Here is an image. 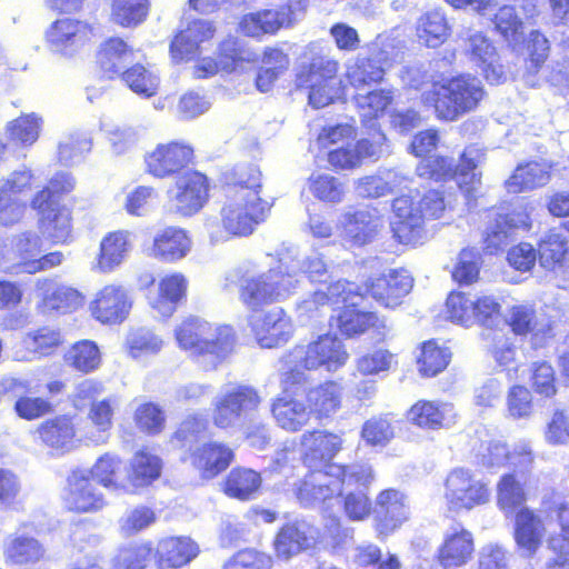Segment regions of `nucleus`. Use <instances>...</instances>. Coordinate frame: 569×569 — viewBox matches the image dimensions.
I'll use <instances>...</instances> for the list:
<instances>
[{
  "label": "nucleus",
  "instance_id": "59",
  "mask_svg": "<svg viewBox=\"0 0 569 569\" xmlns=\"http://www.w3.org/2000/svg\"><path fill=\"white\" fill-rule=\"evenodd\" d=\"M74 188V179L68 172H60L53 176L48 187L39 191L31 201L33 209H43L48 206H56L57 198L69 193Z\"/></svg>",
  "mask_w": 569,
  "mask_h": 569
},
{
  "label": "nucleus",
  "instance_id": "24",
  "mask_svg": "<svg viewBox=\"0 0 569 569\" xmlns=\"http://www.w3.org/2000/svg\"><path fill=\"white\" fill-rule=\"evenodd\" d=\"M376 530L379 537L395 532L409 519V505L403 493L388 489L381 491L377 499Z\"/></svg>",
  "mask_w": 569,
  "mask_h": 569
},
{
  "label": "nucleus",
  "instance_id": "13",
  "mask_svg": "<svg viewBox=\"0 0 569 569\" xmlns=\"http://www.w3.org/2000/svg\"><path fill=\"white\" fill-rule=\"evenodd\" d=\"M487 219L483 230V250L488 254L503 251L513 240L516 230L530 227V218L525 210H512L509 213L491 211Z\"/></svg>",
  "mask_w": 569,
  "mask_h": 569
},
{
  "label": "nucleus",
  "instance_id": "2",
  "mask_svg": "<svg viewBox=\"0 0 569 569\" xmlns=\"http://www.w3.org/2000/svg\"><path fill=\"white\" fill-rule=\"evenodd\" d=\"M251 198L240 194H226L220 217H209L204 222L211 246L229 241L232 238L248 237L257 226L269 216L272 203L250 193Z\"/></svg>",
  "mask_w": 569,
  "mask_h": 569
},
{
  "label": "nucleus",
  "instance_id": "16",
  "mask_svg": "<svg viewBox=\"0 0 569 569\" xmlns=\"http://www.w3.org/2000/svg\"><path fill=\"white\" fill-rule=\"evenodd\" d=\"M193 149L184 143L170 142L158 144L144 157L147 172L154 178H169L181 174L191 161Z\"/></svg>",
  "mask_w": 569,
  "mask_h": 569
},
{
  "label": "nucleus",
  "instance_id": "47",
  "mask_svg": "<svg viewBox=\"0 0 569 569\" xmlns=\"http://www.w3.org/2000/svg\"><path fill=\"white\" fill-rule=\"evenodd\" d=\"M261 476L249 468H233L223 483V491L230 498L241 501L253 499L261 487Z\"/></svg>",
  "mask_w": 569,
  "mask_h": 569
},
{
  "label": "nucleus",
  "instance_id": "18",
  "mask_svg": "<svg viewBox=\"0 0 569 569\" xmlns=\"http://www.w3.org/2000/svg\"><path fill=\"white\" fill-rule=\"evenodd\" d=\"M413 278L406 269L389 270L378 278L366 283V293L386 308L399 306L402 299L411 291Z\"/></svg>",
  "mask_w": 569,
  "mask_h": 569
},
{
  "label": "nucleus",
  "instance_id": "25",
  "mask_svg": "<svg viewBox=\"0 0 569 569\" xmlns=\"http://www.w3.org/2000/svg\"><path fill=\"white\" fill-rule=\"evenodd\" d=\"M271 411L279 427L297 431L312 415L309 393H281L274 399Z\"/></svg>",
  "mask_w": 569,
  "mask_h": 569
},
{
  "label": "nucleus",
  "instance_id": "58",
  "mask_svg": "<svg viewBox=\"0 0 569 569\" xmlns=\"http://www.w3.org/2000/svg\"><path fill=\"white\" fill-rule=\"evenodd\" d=\"M257 54L242 46L237 38L229 37L219 44L218 59L221 70L231 72L241 63L254 61Z\"/></svg>",
  "mask_w": 569,
  "mask_h": 569
},
{
  "label": "nucleus",
  "instance_id": "50",
  "mask_svg": "<svg viewBox=\"0 0 569 569\" xmlns=\"http://www.w3.org/2000/svg\"><path fill=\"white\" fill-rule=\"evenodd\" d=\"M149 8V0H112L111 20L121 27L133 28L147 19Z\"/></svg>",
  "mask_w": 569,
  "mask_h": 569
},
{
  "label": "nucleus",
  "instance_id": "56",
  "mask_svg": "<svg viewBox=\"0 0 569 569\" xmlns=\"http://www.w3.org/2000/svg\"><path fill=\"white\" fill-rule=\"evenodd\" d=\"M41 118L36 113L23 114L7 124L8 138L22 147L32 146L39 138Z\"/></svg>",
  "mask_w": 569,
  "mask_h": 569
},
{
  "label": "nucleus",
  "instance_id": "44",
  "mask_svg": "<svg viewBox=\"0 0 569 569\" xmlns=\"http://www.w3.org/2000/svg\"><path fill=\"white\" fill-rule=\"evenodd\" d=\"M162 460L151 451H137L130 460L128 481L134 488L147 487L161 476Z\"/></svg>",
  "mask_w": 569,
  "mask_h": 569
},
{
  "label": "nucleus",
  "instance_id": "36",
  "mask_svg": "<svg viewBox=\"0 0 569 569\" xmlns=\"http://www.w3.org/2000/svg\"><path fill=\"white\" fill-rule=\"evenodd\" d=\"M188 287L187 278L179 272L164 276L158 284L159 292L149 298V303L162 317H170L184 298Z\"/></svg>",
  "mask_w": 569,
  "mask_h": 569
},
{
  "label": "nucleus",
  "instance_id": "12",
  "mask_svg": "<svg viewBox=\"0 0 569 569\" xmlns=\"http://www.w3.org/2000/svg\"><path fill=\"white\" fill-rule=\"evenodd\" d=\"M94 29L84 20L62 18L53 21L46 31V41L51 52L71 58L88 46Z\"/></svg>",
  "mask_w": 569,
  "mask_h": 569
},
{
  "label": "nucleus",
  "instance_id": "52",
  "mask_svg": "<svg viewBox=\"0 0 569 569\" xmlns=\"http://www.w3.org/2000/svg\"><path fill=\"white\" fill-rule=\"evenodd\" d=\"M356 307L357 305L343 306V309L337 317V327L347 337L361 335L378 321L376 313L361 311Z\"/></svg>",
  "mask_w": 569,
  "mask_h": 569
},
{
  "label": "nucleus",
  "instance_id": "49",
  "mask_svg": "<svg viewBox=\"0 0 569 569\" xmlns=\"http://www.w3.org/2000/svg\"><path fill=\"white\" fill-rule=\"evenodd\" d=\"M450 31L446 14L440 9L426 12L420 17L417 26L419 39L430 48L441 46L449 37Z\"/></svg>",
  "mask_w": 569,
  "mask_h": 569
},
{
  "label": "nucleus",
  "instance_id": "57",
  "mask_svg": "<svg viewBox=\"0 0 569 569\" xmlns=\"http://www.w3.org/2000/svg\"><path fill=\"white\" fill-rule=\"evenodd\" d=\"M66 361L76 370L87 373L99 367L100 350L93 341L82 340L71 347L66 355Z\"/></svg>",
  "mask_w": 569,
  "mask_h": 569
},
{
  "label": "nucleus",
  "instance_id": "48",
  "mask_svg": "<svg viewBox=\"0 0 569 569\" xmlns=\"http://www.w3.org/2000/svg\"><path fill=\"white\" fill-rule=\"evenodd\" d=\"M339 223L353 244L363 246L371 240L377 229V219L366 209L347 211Z\"/></svg>",
  "mask_w": 569,
  "mask_h": 569
},
{
  "label": "nucleus",
  "instance_id": "42",
  "mask_svg": "<svg viewBox=\"0 0 569 569\" xmlns=\"http://www.w3.org/2000/svg\"><path fill=\"white\" fill-rule=\"evenodd\" d=\"M261 171L252 163L237 164L226 173V194H242L243 198H251L250 193L261 197Z\"/></svg>",
  "mask_w": 569,
  "mask_h": 569
},
{
  "label": "nucleus",
  "instance_id": "26",
  "mask_svg": "<svg viewBox=\"0 0 569 569\" xmlns=\"http://www.w3.org/2000/svg\"><path fill=\"white\" fill-rule=\"evenodd\" d=\"M128 291L121 286H106L91 302L92 316L102 323L122 322L131 309Z\"/></svg>",
  "mask_w": 569,
  "mask_h": 569
},
{
  "label": "nucleus",
  "instance_id": "10",
  "mask_svg": "<svg viewBox=\"0 0 569 569\" xmlns=\"http://www.w3.org/2000/svg\"><path fill=\"white\" fill-rule=\"evenodd\" d=\"M487 485L466 468H455L446 477L443 499L450 511L459 512L489 501Z\"/></svg>",
  "mask_w": 569,
  "mask_h": 569
},
{
  "label": "nucleus",
  "instance_id": "34",
  "mask_svg": "<svg viewBox=\"0 0 569 569\" xmlns=\"http://www.w3.org/2000/svg\"><path fill=\"white\" fill-rule=\"evenodd\" d=\"M397 90L395 88H379L353 97L358 114L363 126L376 130L378 119L392 104Z\"/></svg>",
  "mask_w": 569,
  "mask_h": 569
},
{
  "label": "nucleus",
  "instance_id": "55",
  "mask_svg": "<svg viewBox=\"0 0 569 569\" xmlns=\"http://www.w3.org/2000/svg\"><path fill=\"white\" fill-rule=\"evenodd\" d=\"M120 78L134 93L146 98L154 96L159 86V77L140 63L128 67Z\"/></svg>",
  "mask_w": 569,
  "mask_h": 569
},
{
  "label": "nucleus",
  "instance_id": "32",
  "mask_svg": "<svg viewBox=\"0 0 569 569\" xmlns=\"http://www.w3.org/2000/svg\"><path fill=\"white\" fill-rule=\"evenodd\" d=\"M473 550L472 533L461 527L452 528L446 533L439 550L440 563L446 569L461 567L470 560Z\"/></svg>",
  "mask_w": 569,
  "mask_h": 569
},
{
  "label": "nucleus",
  "instance_id": "46",
  "mask_svg": "<svg viewBox=\"0 0 569 569\" xmlns=\"http://www.w3.org/2000/svg\"><path fill=\"white\" fill-rule=\"evenodd\" d=\"M37 432L42 442L53 449L69 451L74 447V426L66 416L44 421Z\"/></svg>",
  "mask_w": 569,
  "mask_h": 569
},
{
  "label": "nucleus",
  "instance_id": "1",
  "mask_svg": "<svg viewBox=\"0 0 569 569\" xmlns=\"http://www.w3.org/2000/svg\"><path fill=\"white\" fill-rule=\"evenodd\" d=\"M174 338L178 347L196 358L206 370L217 368L234 346V332L230 326L212 325L197 317L178 325Z\"/></svg>",
  "mask_w": 569,
  "mask_h": 569
},
{
  "label": "nucleus",
  "instance_id": "30",
  "mask_svg": "<svg viewBox=\"0 0 569 569\" xmlns=\"http://www.w3.org/2000/svg\"><path fill=\"white\" fill-rule=\"evenodd\" d=\"M36 289L41 299L39 308L43 313L49 311L64 313L81 303V296L77 290L59 284L51 279H39Z\"/></svg>",
  "mask_w": 569,
  "mask_h": 569
},
{
  "label": "nucleus",
  "instance_id": "51",
  "mask_svg": "<svg viewBox=\"0 0 569 569\" xmlns=\"http://www.w3.org/2000/svg\"><path fill=\"white\" fill-rule=\"evenodd\" d=\"M527 500L523 483L513 473L503 475L497 483V503L505 513H513Z\"/></svg>",
  "mask_w": 569,
  "mask_h": 569
},
{
  "label": "nucleus",
  "instance_id": "64",
  "mask_svg": "<svg viewBox=\"0 0 569 569\" xmlns=\"http://www.w3.org/2000/svg\"><path fill=\"white\" fill-rule=\"evenodd\" d=\"M127 345L130 355L138 358L143 355L158 353L163 347V340L151 329L138 328L128 335Z\"/></svg>",
  "mask_w": 569,
  "mask_h": 569
},
{
  "label": "nucleus",
  "instance_id": "9",
  "mask_svg": "<svg viewBox=\"0 0 569 569\" xmlns=\"http://www.w3.org/2000/svg\"><path fill=\"white\" fill-rule=\"evenodd\" d=\"M480 157V150L476 146H469L462 152L458 164L451 158L431 156L419 162L416 172L420 178L435 181L453 179L458 187L469 196L479 183L476 169Z\"/></svg>",
  "mask_w": 569,
  "mask_h": 569
},
{
  "label": "nucleus",
  "instance_id": "5",
  "mask_svg": "<svg viewBox=\"0 0 569 569\" xmlns=\"http://www.w3.org/2000/svg\"><path fill=\"white\" fill-rule=\"evenodd\" d=\"M446 209L442 193L430 190L415 202L410 196L392 201L393 218L390 222L395 238L400 243L417 246L427 238L426 220L439 219Z\"/></svg>",
  "mask_w": 569,
  "mask_h": 569
},
{
  "label": "nucleus",
  "instance_id": "41",
  "mask_svg": "<svg viewBox=\"0 0 569 569\" xmlns=\"http://www.w3.org/2000/svg\"><path fill=\"white\" fill-rule=\"evenodd\" d=\"M191 249V239L181 228L169 227L160 231L153 239L154 257L173 262L184 258Z\"/></svg>",
  "mask_w": 569,
  "mask_h": 569
},
{
  "label": "nucleus",
  "instance_id": "11",
  "mask_svg": "<svg viewBox=\"0 0 569 569\" xmlns=\"http://www.w3.org/2000/svg\"><path fill=\"white\" fill-rule=\"evenodd\" d=\"M276 257L279 268L284 270L286 276L297 281V288L302 274L311 282H326L332 273L331 266L323 260L320 252L306 253L292 243L280 244L276 250Z\"/></svg>",
  "mask_w": 569,
  "mask_h": 569
},
{
  "label": "nucleus",
  "instance_id": "8",
  "mask_svg": "<svg viewBox=\"0 0 569 569\" xmlns=\"http://www.w3.org/2000/svg\"><path fill=\"white\" fill-rule=\"evenodd\" d=\"M389 37L377 36L347 62L346 76L349 83L356 89L380 83L395 58Z\"/></svg>",
  "mask_w": 569,
  "mask_h": 569
},
{
  "label": "nucleus",
  "instance_id": "4",
  "mask_svg": "<svg viewBox=\"0 0 569 569\" xmlns=\"http://www.w3.org/2000/svg\"><path fill=\"white\" fill-rule=\"evenodd\" d=\"M373 480L375 473L368 463L331 465L327 466V470H317L307 475L298 485L296 495L302 505L309 506L326 502L339 496L342 486L368 487Z\"/></svg>",
  "mask_w": 569,
  "mask_h": 569
},
{
  "label": "nucleus",
  "instance_id": "29",
  "mask_svg": "<svg viewBox=\"0 0 569 569\" xmlns=\"http://www.w3.org/2000/svg\"><path fill=\"white\" fill-rule=\"evenodd\" d=\"M214 31L216 28L211 21L194 20L190 22L187 29L182 30L171 41L170 53L172 59L177 62L193 59L199 51L200 43L211 39Z\"/></svg>",
  "mask_w": 569,
  "mask_h": 569
},
{
  "label": "nucleus",
  "instance_id": "40",
  "mask_svg": "<svg viewBox=\"0 0 569 569\" xmlns=\"http://www.w3.org/2000/svg\"><path fill=\"white\" fill-rule=\"evenodd\" d=\"M283 27H288L287 12L278 9H264L244 14L239 22L240 31L251 38L274 34Z\"/></svg>",
  "mask_w": 569,
  "mask_h": 569
},
{
  "label": "nucleus",
  "instance_id": "54",
  "mask_svg": "<svg viewBox=\"0 0 569 569\" xmlns=\"http://www.w3.org/2000/svg\"><path fill=\"white\" fill-rule=\"evenodd\" d=\"M450 359L449 348L440 347L433 340L426 341L418 358L419 371L425 377H435L447 368Z\"/></svg>",
  "mask_w": 569,
  "mask_h": 569
},
{
  "label": "nucleus",
  "instance_id": "53",
  "mask_svg": "<svg viewBox=\"0 0 569 569\" xmlns=\"http://www.w3.org/2000/svg\"><path fill=\"white\" fill-rule=\"evenodd\" d=\"M568 251L566 238L557 230H550L539 242V262L546 270H556Z\"/></svg>",
  "mask_w": 569,
  "mask_h": 569
},
{
  "label": "nucleus",
  "instance_id": "61",
  "mask_svg": "<svg viewBox=\"0 0 569 569\" xmlns=\"http://www.w3.org/2000/svg\"><path fill=\"white\" fill-rule=\"evenodd\" d=\"M53 402L48 396L23 393L14 403L17 415L26 420H34L53 411Z\"/></svg>",
  "mask_w": 569,
  "mask_h": 569
},
{
  "label": "nucleus",
  "instance_id": "38",
  "mask_svg": "<svg viewBox=\"0 0 569 569\" xmlns=\"http://www.w3.org/2000/svg\"><path fill=\"white\" fill-rule=\"evenodd\" d=\"M260 402L258 393H226L216 402L213 422L218 428L233 426L247 410Z\"/></svg>",
  "mask_w": 569,
  "mask_h": 569
},
{
  "label": "nucleus",
  "instance_id": "63",
  "mask_svg": "<svg viewBox=\"0 0 569 569\" xmlns=\"http://www.w3.org/2000/svg\"><path fill=\"white\" fill-rule=\"evenodd\" d=\"M152 545L143 542L131 545L118 551L112 561L113 569H144L152 553Z\"/></svg>",
  "mask_w": 569,
  "mask_h": 569
},
{
  "label": "nucleus",
  "instance_id": "15",
  "mask_svg": "<svg viewBox=\"0 0 569 569\" xmlns=\"http://www.w3.org/2000/svg\"><path fill=\"white\" fill-rule=\"evenodd\" d=\"M208 200L207 177L198 171L184 170L176 179V192L171 196L172 209L191 217L199 212Z\"/></svg>",
  "mask_w": 569,
  "mask_h": 569
},
{
  "label": "nucleus",
  "instance_id": "33",
  "mask_svg": "<svg viewBox=\"0 0 569 569\" xmlns=\"http://www.w3.org/2000/svg\"><path fill=\"white\" fill-rule=\"evenodd\" d=\"M191 465L204 479H211L227 469L233 459V452L224 445L211 442L190 452Z\"/></svg>",
  "mask_w": 569,
  "mask_h": 569
},
{
  "label": "nucleus",
  "instance_id": "27",
  "mask_svg": "<svg viewBox=\"0 0 569 569\" xmlns=\"http://www.w3.org/2000/svg\"><path fill=\"white\" fill-rule=\"evenodd\" d=\"M199 553V546L190 537L171 536L158 540L154 561L159 569H179Z\"/></svg>",
  "mask_w": 569,
  "mask_h": 569
},
{
  "label": "nucleus",
  "instance_id": "35",
  "mask_svg": "<svg viewBox=\"0 0 569 569\" xmlns=\"http://www.w3.org/2000/svg\"><path fill=\"white\" fill-rule=\"evenodd\" d=\"M88 419L96 427L89 436L94 443H103L108 439V431L112 427V418L119 407L117 398L112 395L88 393Z\"/></svg>",
  "mask_w": 569,
  "mask_h": 569
},
{
  "label": "nucleus",
  "instance_id": "28",
  "mask_svg": "<svg viewBox=\"0 0 569 569\" xmlns=\"http://www.w3.org/2000/svg\"><path fill=\"white\" fill-rule=\"evenodd\" d=\"M545 535L546 527L540 516L529 508H521L516 513L513 538L521 557H533L540 549Z\"/></svg>",
  "mask_w": 569,
  "mask_h": 569
},
{
  "label": "nucleus",
  "instance_id": "62",
  "mask_svg": "<svg viewBox=\"0 0 569 569\" xmlns=\"http://www.w3.org/2000/svg\"><path fill=\"white\" fill-rule=\"evenodd\" d=\"M395 437V430L387 416L367 420L361 429V438L368 446L386 447Z\"/></svg>",
  "mask_w": 569,
  "mask_h": 569
},
{
  "label": "nucleus",
  "instance_id": "14",
  "mask_svg": "<svg viewBox=\"0 0 569 569\" xmlns=\"http://www.w3.org/2000/svg\"><path fill=\"white\" fill-rule=\"evenodd\" d=\"M32 171L22 166L0 180V221L4 226L17 222L23 214L26 204L21 196L31 188Z\"/></svg>",
  "mask_w": 569,
  "mask_h": 569
},
{
  "label": "nucleus",
  "instance_id": "19",
  "mask_svg": "<svg viewBox=\"0 0 569 569\" xmlns=\"http://www.w3.org/2000/svg\"><path fill=\"white\" fill-rule=\"evenodd\" d=\"M251 330L262 348H276L288 342L293 333L291 319L281 308L250 318Z\"/></svg>",
  "mask_w": 569,
  "mask_h": 569
},
{
  "label": "nucleus",
  "instance_id": "21",
  "mask_svg": "<svg viewBox=\"0 0 569 569\" xmlns=\"http://www.w3.org/2000/svg\"><path fill=\"white\" fill-rule=\"evenodd\" d=\"M64 502L68 509L77 512H96L106 505L103 493L86 470L69 476Z\"/></svg>",
  "mask_w": 569,
  "mask_h": 569
},
{
  "label": "nucleus",
  "instance_id": "60",
  "mask_svg": "<svg viewBox=\"0 0 569 569\" xmlns=\"http://www.w3.org/2000/svg\"><path fill=\"white\" fill-rule=\"evenodd\" d=\"M4 553L8 561L23 565L38 561L43 556V550L33 538L16 537L7 543Z\"/></svg>",
  "mask_w": 569,
  "mask_h": 569
},
{
  "label": "nucleus",
  "instance_id": "31",
  "mask_svg": "<svg viewBox=\"0 0 569 569\" xmlns=\"http://www.w3.org/2000/svg\"><path fill=\"white\" fill-rule=\"evenodd\" d=\"M455 418L453 406L447 402L418 401L407 412L409 422L426 429L450 427Z\"/></svg>",
  "mask_w": 569,
  "mask_h": 569
},
{
  "label": "nucleus",
  "instance_id": "20",
  "mask_svg": "<svg viewBox=\"0 0 569 569\" xmlns=\"http://www.w3.org/2000/svg\"><path fill=\"white\" fill-rule=\"evenodd\" d=\"M466 53L469 60L481 71L486 80L491 84L506 81L507 76L496 47L491 40L481 32H475L468 37Z\"/></svg>",
  "mask_w": 569,
  "mask_h": 569
},
{
  "label": "nucleus",
  "instance_id": "45",
  "mask_svg": "<svg viewBox=\"0 0 569 569\" xmlns=\"http://www.w3.org/2000/svg\"><path fill=\"white\" fill-rule=\"evenodd\" d=\"M36 210L40 213L39 223L42 234L54 243L66 242L71 233L70 211L60 207L59 203Z\"/></svg>",
  "mask_w": 569,
  "mask_h": 569
},
{
  "label": "nucleus",
  "instance_id": "23",
  "mask_svg": "<svg viewBox=\"0 0 569 569\" xmlns=\"http://www.w3.org/2000/svg\"><path fill=\"white\" fill-rule=\"evenodd\" d=\"M319 539L318 529L305 520L284 525L274 539V550L278 558L289 560L300 552L313 548Z\"/></svg>",
  "mask_w": 569,
  "mask_h": 569
},
{
  "label": "nucleus",
  "instance_id": "7",
  "mask_svg": "<svg viewBox=\"0 0 569 569\" xmlns=\"http://www.w3.org/2000/svg\"><path fill=\"white\" fill-rule=\"evenodd\" d=\"M431 96L437 117L455 121L478 107L485 90L478 78L459 76L439 86Z\"/></svg>",
  "mask_w": 569,
  "mask_h": 569
},
{
  "label": "nucleus",
  "instance_id": "3",
  "mask_svg": "<svg viewBox=\"0 0 569 569\" xmlns=\"http://www.w3.org/2000/svg\"><path fill=\"white\" fill-rule=\"evenodd\" d=\"M347 359L348 352L337 336H319L307 346H296L290 351L287 363L292 368L280 375V387L282 391H317L307 387V375L300 368L307 370L325 368L327 371H336L346 363Z\"/></svg>",
  "mask_w": 569,
  "mask_h": 569
},
{
  "label": "nucleus",
  "instance_id": "6",
  "mask_svg": "<svg viewBox=\"0 0 569 569\" xmlns=\"http://www.w3.org/2000/svg\"><path fill=\"white\" fill-rule=\"evenodd\" d=\"M239 283L240 301L257 311L267 305L287 299L297 289V281L286 276L279 266L258 276H247L241 268L226 273L224 288Z\"/></svg>",
  "mask_w": 569,
  "mask_h": 569
},
{
  "label": "nucleus",
  "instance_id": "22",
  "mask_svg": "<svg viewBox=\"0 0 569 569\" xmlns=\"http://www.w3.org/2000/svg\"><path fill=\"white\" fill-rule=\"evenodd\" d=\"M301 447L305 465L311 472L327 470L332 465L329 461L341 450L342 439L325 430H313L301 436Z\"/></svg>",
  "mask_w": 569,
  "mask_h": 569
},
{
  "label": "nucleus",
  "instance_id": "37",
  "mask_svg": "<svg viewBox=\"0 0 569 569\" xmlns=\"http://www.w3.org/2000/svg\"><path fill=\"white\" fill-rule=\"evenodd\" d=\"M133 61V50L120 38L106 40L98 53V63L101 71L109 79L120 77Z\"/></svg>",
  "mask_w": 569,
  "mask_h": 569
},
{
  "label": "nucleus",
  "instance_id": "39",
  "mask_svg": "<svg viewBox=\"0 0 569 569\" xmlns=\"http://www.w3.org/2000/svg\"><path fill=\"white\" fill-rule=\"evenodd\" d=\"M132 248V233L118 230L108 233L100 243L98 267L103 272H110L119 267L129 256Z\"/></svg>",
  "mask_w": 569,
  "mask_h": 569
},
{
  "label": "nucleus",
  "instance_id": "43",
  "mask_svg": "<svg viewBox=\"0 0 569 569\" xmlns=\"http://www.w3.org/2000/svg\"><path fill=\"white\" fill-rule=\"evenodd\" d=\"M550 166L543 162L518 164L506 181L509 192L519 193L546 186L550 180Z\"/></svg>",
  "mask_w": 569,
  "mask_h": 569
},
{
  "label": "nucleus",
  "instance_id": "17",
  "mask_svg": "<svg viewBox=\"0 0 569 569\" xmlns=\"http://www.w3.org/2000/svg\"><path fill=\"white\" fill-rule=\"evenodd\" d=\"M339 70V62L330 51L318 42H311L302 52L296 77L298 87L309 86L312 81H331Z\"/></svg>",
  "mask_w": 569,
  "mask_h": 569
}]
</instances>
